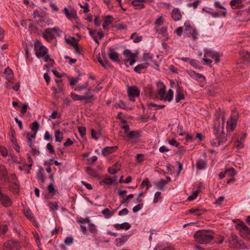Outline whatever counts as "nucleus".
<instances>
[{
  "label": "nucleus",
  "instance_id": "nucleus-8",
  "mask_svg": "<svg viewBox=\"0 0 250 250\" xmlns=\"http://www.w3.org/2000/svg\"><path fill=\"white\" fill-rule=\"evenodd\" d=\"M239 223L236 225V228L240 232V234L244 238H250V229L240 220L238 221Z\"/></svg>",
  "mask_w": 250,
  "mask_h": 250
},
{
  "label": "nucleus",
  "instance_id": "nucleus-27",
  "mask_svg": "<svg viewBox=\"0 0 250 250\" xmlns=\"http://www.w3.org/2000/svg\"><path fill=\"white\" fill-rule=\"evenodd\" d=\"M141 136V132L138 131H132L127 133L126 137L130 139H136L140 137Z\"/></svg>",
  "mask_w": 250,
  "mask_h": 250
},
{
  "label": "nucleus",
  "instance_id": "nucleus-47",
  "mask_svg": "<svg viewBox=\"0 0 250 250\" xmlns=\"http://www.w3.org/2000/svg\"><path fill=\"white\" fill-rule=\"evenodd\" d=\"M24 214L25 216L30 220H33L34 219V216H33V214L32 213L31 210H27L25 211Z\"/></svg>",
  "mask_w": 250,
  "mask_h": 250
},
{
  "label": "nucleus",
  "instance_id": "nucleus-49",
  "mask_svg": "<svg viewBox=\"0 0 250 250\" xmlns=\"http://www.w3.org/2000/svg\"><path fill=\"white\" fill-rule=\"evenodd\" d=\"M78 129L81 136L83 137L86 134V128L84 126H78Z\"/></svg>",
  "mask_w": 250,
  "mask_h": 250
},
{
  "label": "nucleus",
  "instance_id": "nucleus-42",
  "mask_svg": "<svg viewBox=\"0 0 250 250\" xmlns=\"http://www.w3.org/2000/svg\"><path fill=\"white\" fill-rule=\"evenodd\" d=\"M37 178L42 183H43L44 182V177L42 170H41L38 172L37 174Z\"/></svg>",
  "mask_w": 250,
  "mask_h": 250
},
{
  "label": "nucleus",
  "instance_id": "nucleus-51",
  "mask_svg": "<svg viewBox=\"0 0 250 250\" xmlns=\"http://www.w3.org/2000/svg\"><path fill=\"white\" fill-rule=\"evenodd\" d=\"M74 239L72 236L67 237L64 241V243L66 245H70L73 243Z\"/></svg>",
  "mask_w": 250,
  "mask_h": 250
},
{
  "label": "nucleus",
  "instance_id": "nucleus-7",
  "mask_svg": "<svg viewBox=\"0 0 250 250\" xmlns=\"http://www.w3.org/2000/svg\"><path fill=\"white\" fill-rule=\"evenodd\" d=\"M52 71L57 78L55 79L56 85L53 87L54 90V93L56 96L57 94L61 93L62 90V75L56 69H52Z\"/></svg>",
  "mask_w": 250,
  "mask_h": 250
},
{
  "label": "nucleus",
  "instance_id": "nucleus-54",
  "mask_svg": "<svg viewBox=\"0 0 250 250\" xmlns=\"http://www.w3.org/2000/svg\"><path fill=\"white\" fill-rule=\"evenodd\" d=\"M164 22V20L162 17H159L155 22V24L157 26H160L163 24Z\"/></svg>",
  "mask_w": 250,
  "mask_h": 250
},
{
  "label": "nucleus",
  "instance_id": "nucleus-6",
  "mask_svg": "<svg viewBox=\"0 0 250 250\" xmlns=\"http://www.w3.org/2000/svg\"><path fill=\"white\" fill-rule=\"evenodd\" d=\"M238 117V113L235 110H233L230 118L227 121L226 128L228 131H232L234 129Z\"/></svg>",
  "mask_w": 250,
  "mask_h": 250
},
{
  "label": "nucleus",
  "instance_id": "nucleus-24",
  "mask_svg": "<svg viewBox=\"0 0 250 250\" xmlns=\"http://www.w3.org/2000/svg\"><path fill=\"white\" fill-rule=\"evenodd\" d=\"M185 96L183 93L182 90L180 87H178L176 90L175 101L179 103L181 100L184 99Z\"/></svg>",
  "mask_w": 250,
  "mask_h": 250
},
{
  "label": "nucleus",
  "instance_id": "nucleus-36",
  "mask_svg": "<svg viewBox=\"0 0 250 250\" xmlns=\"http://www.w3.org/2000/svg\"><path fill=\"white\" fill-rule=\"evenodd\" d=\"M99 184L102 186L105 185H110L113 184V180L111 179V178H105L101 181Z\"/></svg>",
  "mask_w": 250,
  "mask_h": 250
},
{
  "label": "nucleus",
  "instance_id": "nucleus-25",
  "mask_svg": "<svg viewBox=\"0 0 250 250\" xmlns=\"http://www.w3.org/2000/svg\"><path fill=\"white\" fill-rule=\"evenodd\" d=\"M129 236L128 235L122 236L121 238H117L115 240V245L118 247L121 246L126 241Z\"/></svg>",
  "mask_w": 250,
  "mask_h": 250
},
{
  "label": "nucleus",
  "instance_id": "nucleus-43",
  "mask_svg": "<svg viewBox=\"0 0 250 250\" xmlns=\"http://www.w3.org/2000/svg\"><path fill=\"white\" fill-rule=\"evenodd\" d=\"M226 175L232 177H233L235 174V170L233 168H230L227 170H226Z\"/></svg>",
  "mask_w": 250,
  "mask_h": 250
},
{
  "label": "nucleus",
  "instance_id": "nucleus-28",
  "mask_svg": "<svg viewBox=\"0 0 250 250\" xmlns=\"http://www.w3.org/2000/svg\"><path fill=\"white\" fill-rule=\"evenodd\" d=\"M38 23L41 26H45L46 25H50L53 24L52 21L49 18H44L42 20H40L39 21Z\"/></svg>",
  "mask_w": 250,
  "mask_h": 250
},
{
  "label": "nucleus",
  "instance_id": "nucleus-32",
  "mask_svg": "<svg viewBox=\"0 0 250 250\" xmlns=\"http://www.w3.org/2000/svg\"><path fill=\"white\" fill-rule=\"evenodd\" d=\"M124 54L128 59H135L137 57V54L131 53L129 49H125L124 51Z\"/></svg>",
  "mask_w": 250,
  "mask_h": 250
},
{
  "label": "nucleus",
  "instance_id": "nucleus-57",
  "mask_svg": "<svg viewBox=\"0 0 250 250\" xmlns=\"http://www.w3.org/2000/svg\"><path fill=\"white\" fill-rule=\"evenodd\" d=\"M189 63L195 68L198 67L199 62L194 59H190Z\"/></svg>",
  "mask_w": 250,
  "mask_h": 250
},
{
  "label": "nucleus",
  "instance_id": "nucleus-31",
  "mask_svg": "<svg viewBox=\"0 0 250 250\" xmlns=\"http://www.w3.org/2000/svg\"><path fill=\"white\" fill-rule=\"evenodd\" d=\"M189 213L194 214L197 216H200L203 214V210L199 208H192L189 210Z\"/></svg>",
  "mask_w": 250,
  "mask_h": 250
},
{
  "label": "nucleus",
  "instance_id": "nucleus-63",
  "mask_svg": "<svg viewBox=\"0 0 250 250\" xmlns=\"http://www.w3.org/2000/svg\"><path fill=\"white\" fill-rule=\"evenodd\" d=\"M198 193H199V190L195 191L192 195L188 196V200H193L195 199L196 198V197L197 196Z\"/></svg>",
  "mask_w": 250,
  "mask_h": 250
},
{
  "label": "nucleus",
  "instance_id": "nucleus-56",
  "mask_svg": "<svg viewBox=\"0 0 250 250\" xmlns=\"http://www.w3.org/2000/svg\"><path fill=\"white\" fill-rule=\"evenodd\" d=\"M200 2V0H197L196 1L192 3H189L188 4V7H193L194 9H195L197 7L199 3Z\"/></svg>",
  "mask_w": 250,
  "mask_h": 250
},
{
  "label": "nucleus",
  "instance_id": "nucleus-45",
  "mask_svg": "<svg viewBox=\"0 0 250 250\" xmlns=\"http://www.w3.org/2000/svg\"><path fill=\"white\" fill-rule=\"evenodd\" d=\"M88 229L90 231L91 233L93 234H95L97 232V229L96 226L92 224V223H89Z\"/></svg>",
  "mask_w": 250,
  "mask_h": 250
},
{
  "label": "nucleus",
  "instance_id": "nucleus-44",
  "mask_svg": "<svg viewBox=\"0 0 250 250\" xmlns=\"http://www.w3.org/2000/svg\"><path fill=\"white\" fill-rule=\"evenodd\" d=\"M30 128H31V129L33 131L35 132H37V131H38V130L39 129V125L37 121L34 122L32 124Z\"/></svg>",
  "mask_w": 250,
  "mask_h": 250
},
{
  "label": "nucleus",
  "instance_id": "nucleus-64",
  "mask_svg": "<svg viewBox=\"0 0 250 250\" xmlns=\"http://www.w3.org/2000/svg\"><path fill=\"white\" fill-rule=\"evenodd\" d=\"M190 35L192 37L193 40H196L198 38V32L196 30V29L193 30L192 32L190 34Z\"/></svg>",
  "mask_w": 250,
  "mask_h": 250
},
{
  "label": "nucleus",
  "instance_id": "nucleus-29",
  "mask_svg": "<svg viewBox=\"0 0 250 250\" xmlns=\"http://www.w3.org/2000/svg\"><path fill=\"white\" fill-rule=\"evenodd\" d=\"M85 171L89 176L92 177H98V173L97 171L89 167H86Z\"/></svg>",
  "mask_w": 250,
  "mask_h": 250
},
{
  "label": "nucleus",
  "instance_id": "nucleus-20",
  "mask_svg": "<svg viewBox=\"0 0 250 250\" xmlns=\"http://www.w3.org/2000/svg\"><path fill=\"white\" fill-rule=\"evenodd\" d=\"M108 56L113 61L117 62L118 61L119 54L111 47L109 49Z\"/></svg>",
  "mask_w": 250,
  "mask_h": 250
},
{
  "label": "nucleus",
  "instance_id": "nucleus-4",
  "mask_svg": "<svg viewBox=\"0 0 250 250\" xmlns=\"http://www.w3.org/2000/svg\"><path fill=\"white\" fill-rule=\"evenodd\" d=\"M35 49L36 51V55L38 58L42 57L44 62L49 61L51 64H52L53 60L50 58L47 54V49L44 46H43L39 42H37L35 43Z\"/></svg>",
  "mask_w": 250,
  "mask_h": 250
},
{
  "label": "nucleus",
  "instance_id": "nucleus-37",
  "mask_svg": "<svg viewBox=\"0 0 250 250\" xmlns=\"http://www.w3.org/2000/svg\"><path fill=\"white\" fill-rule=\"evenodd\" d=\"M88 30L89 31V35L93 39L94 41L98 44H99V42L97 39V37L95 36L96 34V30H92L89 28H88Z\"/></svg>",
  "mask_w": 250,
  "mask_h": 250
},
{
  "label": "nucleus",
  "instance_id": "nucleus-33",
  "mask_svg": "<svg viewBox=\"0 0 250 250\" xmlns=\"http://www.w3.org/2000/svg\"><path fill=\"white\" fill-rule=\"evenodd\" d=\"M64 41L67 44L73 46L76 42H79V40H76L74 37H70L69 38L65 39Z\"/></svg>",
  "mask_w": 250,
  "mask_h": 250
},
{
  "label": "nucleus",
  "instance_id": "nucleus-26",
  "mask_svg": "<svg viewBox=\"0 0 250 250\" xmlns=\"http://www.w3.org/2000/svg\"><path fill=\"white\" fill-rule=\"evenodd\" d=\"M167 185V182H165V180L163 179H161L158 182L155 183V185L157 188L162 191L165 190V187Z\"/></svg>",
  "mask_w": 250,
  "mask_h": 250
},
{
  "label": "nucleus",
  "instance_id": "nucleus-38",
  "mask_svg": "<svg viewBox=\"0 0 250 250\" xmlns=\"http://www.w3.org/2000/svg\"><path fill=\"white\" fill-rule=\"evenodd\" d=\"M131 39L133 40L134 42L138 43L142 41V37L138 36L136 33H133L131 35Z\"/></svg>",
  "mask_w": 250,
  "mask_h": 250
},
{
  "label": "nucleus",
  "instance_id": "nucleus-1",
  "mask_svg": "<svg viewBox=\"0 0 250 250\" xmlns=\"http://www.w3.org/2000/svg\"><path fill=\"white\" fill-rule=\"evenodd\" d=\"M224 121L223 119L221 124L219 117H216L213 121V134L215 138L210 141V144L214 147H218L225 144L227 137L224 132Z\"/></svg>",
  "mask_w": 250,
  "mask_h": 250
},
{
  "label": "nucleus",
  "instance_id": "nucleus-14",
  "mask_svg": "<svg viewBox=\"0 0 250 250\" xmlns=\"http://www.w3.org/2000/svg\"><path fill=\"white\" fill-rule=\"evenodd\" d=\"M0 180L3 183L9 182L7 171L4 166H0Z\"/></svg>",
  "mask_w": 250,
  "mask_h": 250
},
{
  "label": "nucleus",
  "instance_id": "nucleus-19",
  "mask_svg": "<svg viewBox=\"0 0 250 250\" xmlns=\"http://www.w3.org/2000/svg\"><path fill=\"white\" fill-rule=\"evenodd\" d=\"M117 148L118 147L117 146H107L103 149L102 153L103 155L107 156L108 154L116 151Z\"/></svg>",
  "mask_w": 250,
  "mask_h": 250
},
{
  "label": "nucleus",
  "instance_id": "nucleus-2",
  "mask_svg": "<svg viewBox=\"0 0 250 250\" xmlns=\"http://www.w3.org/2000/svg\"><path fill=\"white\" fill-rule=\"evenodd\" d=\"M156 86L157 87V94L159 97V100L167 101L171 102L173 97V91L172 89H169L167 94H166V85L162 82H158L156 83Z\"/></svg>",
  "mask_w": 250,
  "mask_h": 250
},
{
  "label": "nucleus",
  "instance_id": "nucleus-12",
  "mask_svg": "<svg viewBox=\"0 0 250 250\" xmlns=\"http://www.w3.org/2000/svg\"><path fill=\"white\" fill-rule=\"evenodd\" d=\"M3 250H19V247L18 244L13 240H8L5 242L3 245Z\"/></svg>",
  "mask_w": 250,
  "mask_h": 250
},
{
  "label": "nucleus",
  "instance_id": "nucleus-50",
  "mask_svg": "<svg viewBox=\"0 0 250 250\" xmlns=\"http://www.w3.org/2000/svg\"><path fill=\"white\" fill-rule=\"evenodd\" d=\"M148 107L151 108L152 107H156L157 109H162L165 107V105H158L153 103H150L148 105Z\"/></svg>",
  "mask_w": 250,
  "mask_h": 250
},
{
  "label": "nucleus",
  "instance_id": "nucleus-15",
  "mask_svg": "<svg viewBox=\"0 0 250 250\" xmlns=\"http://www.w3.org/2000/svg\"><path fill=\"white\" fill-rule=\"evenodd\" d=\"M204 57H209L213 59L215 63H217L220 61V56L218 53L213 50H207L204 54Z\"/></svg>",
  "mask_w": 250,
  "mask_h": 250
},
{
  "label": "nucleus",
  "instance_id": "nucleus-16",
  "mask_svg": "<svg viewBox=\"0 0 250 250\" xmlns=\"http://www.w3.org/2000/svg\"><path fill=\"white\" fill-rule=\"evenodd\" d=\"M188 74L192 79L198 81L199 82L203 83L206 81V78L203 75L196 73L194 71H190Z\"/></svg>",
  "mask_w": 250,
  "mask_h": 250
},
{
  "label": "nucleus",
  "instance_id": "nucleus-30",
  "mask_svg": "<svg viewBox=\"0 0 250 250\" xmlns=\"http://www.w3.org/2000/svg\"><path fill=\"white\" fill-rule=\"evenodd\" d=\"M207 167L206 163L203 160H199L196 164V167L198 170L204 169Z\"/></svg>",
  "mask_w": 250,
  "mask_h": 250
},
{
  "label": "nucleus",
  "instance_id": "nucleus-59",
  "mask_svg": "<svg viewBox=\"0 0 250 250\" xmlns=\"http://www.w3.org/2000/svg\"><path fill=\"white\" fill-rule=\"evenodd\" d=\"M134 197V195L133 194H129L126 198H124L122 201H121V204H124L125 203H127L128 202V200L129 199H132Z\"/></svg>",
  "mask_w": 250,
  "mask_h": 250
},
{
  "label": "nucleus",
  "instance_id": "nucleus-60",
  "mask_svg": "<svg viewBox=\"0 0 250 250\" xmlns=\"http://www.w3.org/2000/svg\"><path fill=\"white\" fill-rule=\"evenodd\" d=\"M71 97L74 100L83 101L82 96H80L75 93H71Z\"/></svg>",
  "mask_w": 250,
  "mask_h": 250
},
{
  "label": "nucleus",
  "instance_id": "nucleus-39",
  "mask_svg": "<svg viewBox=\"0 0 250 250\" xmlns=\"http://www.w3.org/2000/svg\"><path fill=\"white\" fill-rule=\"evenodd\" d=\"M55 141L56 142H61L62 139V134L61 132L57 130L55 133Z\"/></svg>",
  "mask_w": 250,
  "mask_h": 250
},
{
  "label": "nucleus",
  "instance_id": "nucleus-34",
  "mask_svg": "<svg viewBox=\"0 0 250 250\" xmlns=\"http://www.w3.org/2000/svg\"><path fill=\"white\" fill-rule=\"evenodd\" d=\"M147 66H148V64L147 63H146V64L141 63V64L137 65L134 68V70L136 72L140 74L141 73V70L143 69L146 68Z\"/></svg>",
  "mask_w": 250,
  "mask_h": 250
},
{
  "label": "nucleus",
  "instance_id": "nucleus-10",
  "mask_svg": "<svg viewBox=\"0 0 250 250\" xmlns=\"http://www.w3.org/2000/svg\"><path fill=\"white\" fill-rule=\"evenodd\" d=\"M127 92L130 100L132 102L135 101V97L139 96L140 93V90L136 86H128Z\"/></svg>",
  "mask_w": 250,
  "mask_h": 250
},
{
  "label": "nucleus",
  "instance_id": "nucleus-62",
  "mask_svg": "<svg viewBox=\"0 0 250 250\" xmlns=\"http://www.w3.org/2000/svg\"><path fill=\"white\" fill-rule=\"evenodd\" d=\"M8 230V227L4 225L0 227V234H4Z\"/></svg>",
  "mask_w": 250,
  "mask_h": 250
},
{
  "label": "nucleus",
  "instance_id": "nucleus-48",
  "mask_svg": "<svg viewBox=\"0 0 250 250\" xmlns=\"http://www.w3.org/2000/svg\"><path fill=\"white\" fill-rule=\"evenodd\" d=\"M77 222L79 224H83L85 223L89 224L90 220L89 219V217H86L85 218L80 217L77 220Z\"/></svg>",
  "mask_w": 250,
  "mask_h": 250
},
{
  "label": "nucleus",
  "instance_id": "nucleus-9",
  "mask_svg": "<svg viewBox=\"0 0 250 250\" xmlns=\"http://www.w3.org/2000/svg\"><path fill=\"white\" fill-rule=\"evenodd\" d=\"M229 243L233 247L241 248L242 249L246 248V245L242 240H239L237 235L231 234L228 239Z\"/></svg>",
  "mask_w": 250,
  "mask_h": 250
},
{
  "label": "nucleus",
  "instance_id": "nucleus-55",
  "mask_svg": "<svg viewBox=\"0 0 250 250\" xmlns=\"http://www.w3.org/2000/svg\"><path fill=\"white\" fill-rule=\"evenodd\" d=\"M161 193L159 191L156 192L154 194V197L153 199V202L154 203H156L158 202L159 199L161 197Z\"/></svg>",
  "mask_w": 250,
  "mask_h": 250
},
{
  "label": "nucleus",
  "instance_id": "nucleus-35",
  "mask_svg": "<svg viewBox=\"0 0 250 250\" xmlns=\"http://www.w3.org/2000/svg\"><path fill=\"white\" fill-rule=\"evenodd\" d=\"M114 211H111L108 208H106L102 211V214L105 216L106 218L112 216L114 215Z\"/></svg>",
  "mask_w": 250,
  "mask_h": 250
},
{
  "label": "nucleus",
  "instance_id": "nucleus-13",
  "mask_svg": "<svg viewBox=\"0 0 250 250\" xmlns=\"http://www.w3.org/2000/svg\"><path fill=\"white\" fill-rule=\"evenodd\" d=\"M154 30L158 33V37L162 38L163 41H167L168 40V33L167 27L163 26L159 29L157 27H155Z\"/></svg>",
  "mask_w": 250,
  "mask_h": 250
},
{
  "label": "nucleus",
  "instance_id": "nucleus-21",
  "mask_svg": "<svg viewBox=\"0 0 250 250\" xmlns=\"http://www.w3.org/2000/svg\"><path fill=\"white\" fill-rule=\"evenodd\" d=\"M131 4L137 10H140L145 8V4L141 0H133L131 1Z\"/></svg>",
  "mask_w": 250,
  "mask_h": 250
},
{
  "label": "nucleus",
  "instance_id": "nucleus-58",
  "mask_svg": "<svg viewBox=\"0 0 250 250\" xmlns=\"http://www.w3.org/2000/svg\"><path fill=\"white\" fill-rule=\"evenodd\" d=\"M88 85V83L87 82L85 83L83 85H79L77 88H75L76 90H82L87 87Z\"/></svg>",
  "mask_w": 250,
  "mask_h": 250
},
{
  "label": "nucleus",
  "instance_id": "nucleus-17",
  "mask_svg": "<svg viewBox=\"0 0 250 250\" xmlns=\"http://www.w3.org/2000/svg\"><path fill=\"white\" fill-rule=\"evenodd\" d=\"M171 16L172 19L175 21H180L182 18V13L178 8H173L171 13Z\"/></svg>",
  "mask_w": 250,
  "mask_h": 250
},
{
  "label": "nucleus",
  "instance_id": "nucleus-40",
  "mask_svg": "<svg viewBox=\"0 0 250 250\" xmlns=\"http://www.w3.org/2000/svg\"><path fill=\"white\" fill-rule=\"evenodd\" d=\"M10 190L14 193H18L20 190L19 184H12Z\"/></svg>",
  "mask_w": 250,
  "mask_h": 250
},
{
  "label": "nucleus",
  "instance_id": "nucleus-22",
  "mask_svg": "<svg viewBox=\"0 0 250 250\" xmlns=\"http://www.w3.org/2000/svg\"><path fill=\"white\" fill-rule=\"evenodd\" d=\"M114 227L116 229L128 230L130 228L131 225L127 222H124L120 224H116L114 225Z\"/></svg>",
  "mask_w": 250,
  "mask_h": 250
},
{
  "label": "nucleus",
  "instance_id": "nucleus-3",
  "mask_svg": "<svg viewBox=\"0 0 250 250\" xmlns=\"http://www.w3.org/2000/svg\"><path fill=\"white\" fill-rule=\"evenodd\" d=\"M195 240L201 244L209 243L214 238L212 233L208 230H200L196 232L194 235Z\"/></svg>",
  "mask_w": 250,
  "mask_h": 250
},
{
  "label": "nucleus",
  "instance_id": "nucleus-41",
  "mask_svg": "<svg viewBox=\"0 0 250 250\" xmlns=\"http://www.w3.org/2000/svg\"><path fill=\"white\" fill-rule=\"evenodd\" d=\"M111 18L112 17L111 16H107L106 17V19L104 20V22L102 25L104 28L105 29L111 22Z\"/></svg>",
  "mask_w": 250,
  "mask_h": 250
},
{
  "label": "nucleus",
  "instance_id": "nucleus-46",
  "mask_svg": "<svg viewBox=\"0 0 250 250\" xmlns=\"http://www.w3.org/2000/svg\"><path fill=\"white\" fill-rule=\"evenodd\" d=\"M97 60H98V62L102 65V66L103 67H104L105 68H106V67L108 65V62L107 61H106V60L103 61L100 56L97 57Z\"/></svg>",
  "mask_w": 250,
  "mask_h": 250
},
{
  "label": "nucleus",
  "instance_id": "nucleus-61",
  "mask_svg": "<svg viewBox=\"0 0 250 250\" xmlns=\"http://www.w3.org/2000/svg\"><path fill=\"white\" fill-rule=\"evenodd\" d=\"M10 176L12 184H19L18 178L15 174H11Z\"/></svg>",
  "mask_w": 250,
  "mask_h": 250
},
{
  "label": "nucleus",
  "instance_id": "nucleus-52",
  "mask_svg": "<svg viewBox=\"0 0 250 250\" xmlns=\"http://www.w3.org/2000/svg\"><path fill=\"white\" fill-rule=\"evenodd\" d=\"M80 77H78L77 78H69L70 81V84L71 85H74L76 83H77L78 81L80 80Z\"/></svg>",
  "mask_w": 250,
  "mask_h": 250
},
{
  "label": "nucleus",
  "instance_id": "nucleus-11",
  "mask_svg": "<svg viewBox=\"0 0 250 250\" xmlns=\"http://www.w3.org/2000/svg\"><path fill=\"white\" fill-rule=\"evenodd\" d=\"M63 12L68 19L71 21L75 20L77 24H80L78 21V17L77 15L76 11L73 8L68 9L64 8L63 9Z\"/></svg>",
  "mask_w": 250,
  "mask_h": 250
},
{
  "label": "nucleus",
  "instance_id": "nucleus-18",
  "mask_svg": "<svg viewBox=\"0 0 250 250\" xmlns=\"http://www.w3.org/2000/svg\"><path fill=\"white\" fill-rule=\"evenodd\" d=\"M240 55L243 63H250V54L248 51L246 50L241 51L240 52Z\"/></svg>",
  "mask_w": 250,
  "mask_h": 250
},
{
  "label": "nucleus",
  "instance_id": "nucleus-5",
  "mask_svg": "<svg viewBox=\"0 0 250 250\" xmlns=\"http://www.w3.org/2000/svg\"><path fill=\"white\" fill-rule=\"evenodd\" d=\"M61 31L58 27L47 28L43 33V37L48 42H51L56 36H61Z\"/></svg>",
  "mask_w": 250,
  "mask_h": 250
},
{
  "label": "nucleus",
  "instance_id": "nucleus-23",
  "mask_svg": "<svg viewBox=\"0 0 250 250\" xmlns=\"http://www.w3.org/2000/svg\"><path fill=\"white\" fill-rule=\"evenodd\" d=\"M4 74L5 78L8 82L12 81V80L14 78L13 72L12 70L8 67L5 68L4 70Z\"/></svg>",
  "mask_w": 250,
  "mask_h": 250
},
{
  "label": "nucleus",
  "instance_id": "nucleus-53",
  "mask_svg": "<svg viewBox=\"0 0 250 250\" xmlns=\"http://www.w3.org/2000/svg\"><path fill=\"white\" fill-rule=\"evenodd\" d=\"M141 186L144 187L145 186L146 187V190H148L151 185L149 184V181L147 179H146L143 181Z\"/></svg>",
  "mask_w": 250,
  "mask_h": 250
}]
</instances>
